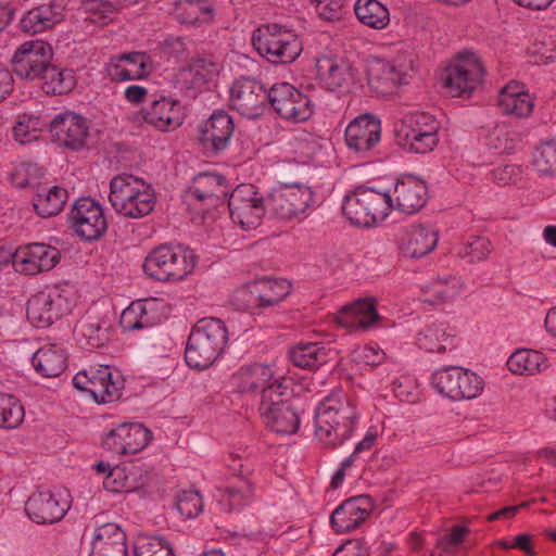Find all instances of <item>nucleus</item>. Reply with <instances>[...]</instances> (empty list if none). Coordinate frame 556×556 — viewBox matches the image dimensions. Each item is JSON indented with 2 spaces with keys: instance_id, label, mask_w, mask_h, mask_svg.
<instances>
[{
  "instance_id": "f257e3e1",
  "label": "nucleus",
  "mask_w": 556,
  "mask_h": 556,
  "mask_svg": "<svg viewBox=\"0 0 556 556\" xmlns=\"http://www.w3.org/2000/svg\"><path fill=\"white\" fill-rule=\"evenodd\" d=\"M356 417L355 407L345 394H330L317 407L315 437L326 447H338L350 438Z\"/></svg>"
},
{
  "instance_id": "f03ea898",
  "label": "nucleus",
  "mask_w": 556,
  "mask_h": 556,
  "mask_svg": "<svg viewBox=\"0 0 556 556\" xmlns=\"http://www.w3.org/2000/svg\"><path fill=\"white\" fill-rule=\"evenodd\" d=\"M227 342V328L220 319H200L189 334L185 359L191 368L206 369L224 353Z\"/></svg>"
},
{
  "instance_id": "7ed1b4c3",
  "label": "nucleus",
  "mask_w": 556,
  "mask_h": 556,
  "mask_svg": "<svg viewBox=\"0 0 556 556\" xmlns=\"http://www.w3.org/2000/svg\"><path fill=\"white\" fill-rule=\"evenodd\" d=\"M110 190L111 205L125 217L141 218L154 208L155 193L151 186L139 177L118 175L111 180Z\"/></svg>"
},
{
  "instance_id": "20e7f679",
  "label": "nucleus",
  "mask_w": 556,
  "mask_h": 556,
  "mask_svg": "<svg viewBox=\"0 0 556 556\" xmlns=\"http://www.w3.org/2000/svg\"><path fill=\"white\" fill-rule=\"evenodd\" d=\"M392 207L393 200L390 194L358 187L344 197L342 213L351 224L370 227L378 220H383Z\"/></svg>"
},
{
  "instance_id": "39448f33",
  "label": "nucleus",
  "mask_w": 556,
  "mask_h": 556,
  "mask_svg": "<svg viewBox=\"0 0 556 556\" xmlns=\"http://www.w3.org/2000/svg\"><path fill=\"white\" fill-rule=\"evenodd\" d=\"M194 268L191 251L180 245H159L144 260L143 270L157 281H177L184 279Z\"/></svg>"
},
{
  "instance_id": "423d86ee",
  "label": "nucleus",
  "mask_w": 556,
  "mask_h": 556,
  "mask_svg": "<svg viewBox=\"0 0 556 556\" xmlns=\"http://www.w3.org/2000/svg\"><path fill=\"white\" fill-rule=\"evenodd\" d=\"M252 43L262 56L276 64L291 63L302 51L298 37L277 24L257 28L253 33Z\"/></svg>"
},
{
  "instance_id": "0eeeda50",
  "label": "nucleus",
  "mask_w": 556,
  "mask_h": 556,
  "mask_svg": "<svg viewBox=\"0 0 556 556\" xmlns=\"http://www.w3.org/2000/svg\"><path fill=\"white\" fill-rule=\"evenodd\" d=\"M484 67L472 52H462L441 74L443 87L452 97L469 96L482 81Z\"/></svg>"
},
{
  "instance_id": "6e6552de",
  "label": "nucleus",
  "mask_w": 556,
  "mask_h": 556,
  "mask_svg": "<svg viewBox=\"0 0 556 556\" xmlns=\"http://www.w3.org/2000/svg\"><path fill=\"white\" fill-rule=\"evenodd\" d=\"M73 293L59 287L40 291L27 303V318L38 328L51 326L74 307Z\"/></svg>"
},
{
  "instance_id": "1a4fd4ad",
  "label": "nucleus",
  "mask_w": 556,
  "mask_h": 556,
  "mask_svg": "<svg viewBox=\"0 0 556 556\" xmlns=\"http://www.w3.org/2000/svg\"><path fill=\"white\" fill-rule=\"evenodd\" d=\"M431 382L440 394L453 401L472 400L483 390V380L478 375L458 366L437 370Z\"/></svg>"
},
{
  "instance_id": "9d476101",
  "label": "nucleus",
  "mask_w": 556,
  "mask_h": 556,
  "mask_svg": "<svg viewBox=\"0 0 556 556\" xmlns=\"http://www.w3.org/2000/svg\"><path fill=\"white\" fill-rule=\"evenodd\" d=\"M313 197V191L305 185L282 184L266 198L267 212L276 218L290 220L306 212Z\"/></svg>"
},
{
  "instance_id": "9b49d317",
  "label": "nucleus",
  "mask_w": 556,
  "mask_h": 556,
  "mask_svg": "<svg viewBox=\"0 0 556 556\" xmlns=\"http://www.w3.org/2000/svg\"><path fill=\"white\" fill-rule=\"evenodd\" d=\"M232 222L244 230L255 229L267 212L266 200L253 185L238 186L228 200Z\"/></svg>"
},
{
  "instance_id": "f8f14e48",
  "label": "nucleus",
  "mask_w": 556,
  "mask_h": 556,
  "mask_svg": "<svg viewBox=\"0 0 556 556\" xmlns=\"http://www.w3.org/2000/svg\"><path fill=\"white\" fill-rule=\"evenodd\" d=\"M76 389L87 392L97 403H111L121 397L122 382L113 379L106 365L90 366L73 378Z\"/></svg>"
},
{
  "instance_id": "ddd939ff",
  "label": "nucleus",
  "mask_w": 556,
  "mask_h": 556,
  "mask_svg": "<svg viewBox=\"0 0 556 556\" xmlns=\"http://www.w3.org/2000/svg\"><path fill=\"white\" fill-rule=\"evenodd\" d=\"M267 100L280 117L293 123L305 122L313 114L311 99L288 83L274 85Z\"/></svg>"
},
{
  "instance_id": "4468645a",
  "label": "nucleus",
  "mask_w": 556,
  "mask_h": 556,
  "mask_svg": "<svg viewBox=\"0 0 556 556\" xmlns=\"http://www.w3.org/2000/svg\"><path fill=\"white\" fill-rule=\"evenodd\" d=\"M52 58L53 50L48 42L42 40L25 41L13 55V72L22 79H39L51 63Z\"/></svg>"
},
{
  "instance_id": "2eb2a0df",
  "label": "nucleus",
  "mask_w": 556,
  "mask_h": 556,
  "mask_svg": "<svg viewBox=\"0 0 556 556\" xmlns=\"http://www.w3.org/2000/svg\"><path fill=\"white\" fill-rule=\"evenodd\" d=\"M70 223L74 231L86 241L99 239L108 227L102 206L90 198L75 201Z\"/></svg>"
},
{
  "instance_id": "dca6fc26",
  "label": "nucleus",
  "mask_w": 556,
  "mask_h": 556,
  "mask_svg": "<svg viewBox=\"0 0 556 556\" xmlns=\"http://www.w3.org/2000/svg\"><path fill=\"white\" fill-rule=\"evenodd\" d=\"M60 262L56 248L43 243L18 247L12 255V265L17 273L37 275L51 270Z\"/></svg>"
},
{
  "instance_id": "f3484780",
  "label": "nucleus",
  "mask_w": 556,
  "mask_h": 556,
  "mask_svg": "<svg viewBox=\"0 0 556 556\" xmlns=\"http://www.w3.org/2000/svg\"><path fill=\"white\" fill-rule=\"evenodd\" d=\"M267 99L268 91L254 79H238L230 89L231 108L248 118L260 116Z\"/></svg>"
},
{
  "instance_id": "a211bd4d",
  "label": "nucleus",
  "mask_w": 556,
  "mask_h": 556,
  "mask_svg": "<svg viewBox=\"0 0 556 556\" xmlns=\"http://www.w3.org/2000/svg\"><path fill=\"white\" fill-rule=\"evenodd\" d=\"M70 508V502L51 491H38L33 493L26 504L27 516L36 523L46 525L60 521Z\"/></svg>"
},
{
  "instance_id": "6ab92c4d",
  "label": "nucleus",
  "mask_w": 556,
  "mask_h": 556,
  "mask_svg": "<svg viewBox=\"0 0 556 556\" xmlns=\"http://www.w3.org/2000/svg\"><path fill=\"white\" fill-rule=\"evenodd\" d=\"M151 432L140 424H122L112 429L103 440V446L116 455L136 454L144 448Z\"/></svg>"
},
{
  "instance_id": "aec40b11",
  "label": "nucleus",
  "mask_w": 556,
  "mask_h": 556,
  "mask_svg": "<svg viewBox=\"0 0 556 556\" xmlns=\"http://www.w3.org/2000/svg\"><path fill=\"white\" fill-rule=\"evenodd\" d=\"M316 67L317 79L329 91L349 88L357 75L354 64L344 56H321Z\"/></svg>"
},
{
  "instance_id": "412c9836",
  "label": "nucleus",
  "mask_w": 556,
  "mask_h": 556,
  "mask_svg": "<svg viewBox=\"0 0 556 556\" xmlns=\"http://www.w3.org/2000/svg\"><path fill=\"white\" fill-rule=\"evenodd\" d=\"M380 139V121L371 114L357 116L345 129L348 147L362 156L371 151L379 143Z\"/></svg>"
},
{
  "instance_id": "4be33fe9",
  "label": "nucleus",
  "mask_w": 556,
  "mask_h": 556,
  "mask_svg": "<svg viewBox=\"0 0 556 556\" xmlns=\"http://www.w3.org/2000/svg\"><path fill=\"white\" fill-rule=\"evenodd\" d=\"M374 503L370 496L351 497L331 514L330 523L337 533H348L358 528L371 514Z\"/></svg>"
},
{
  "instance_id": "5701e85b",
  "label": "nucleus",
  "mask_w": 556,
  "mask_h": 556,
  "mask_svg": "<svg viewBox=\"0 0 556 556\" xmlns=\"http://www.w3.org/2000/svg\"><path fill=\"white\" fill-rule=\"evenodd\" d=\"M50 132L59 144L72 150H79L87 141L88 125L81 116L64 112L51 121Z\"/></svg>"
},
{
  "instance_id": "b1692460",
  "label": "nucleus",
  "mask_w": 556,
  "mask_h": 556,
  "mask_svg": "<svg viewBox=\"0 0 556 556\" xmlns=\"http://www.w3.org/2000/svg\"><path fill=\"white\" fill-rule=\"evenodd\" d=\"M393 207L405 214L419 212L428 201V188L424 180L415 176H403L397 179L393 195Z\"/></svg>"
},
{
  "instance_id": "393cba45",
  "label": "nucleus",
  "mask_w": 556,
  "mask_h": 556,
  "mask_svg": "<svg viewBox=\"0 0 556 556\" xmlns=\"http://www.w3.org/2000/svg\"><path fill=\"white\" fill-rule=\"evenodd\" d=\"M141 114L147 124L161 131L175 130L184 121L179 102L166 97L153 100L142 109Z\"/></svg>"
},
{
  "instance_id": "a878e982",
  "label": "nucleus",
  "mask_w": 556,
  "mask_h": 556,
  "mask_svg": "<svg viewBox=\"0 0 556 556\" xmlns=\"http://www.w3.org/2000/svg\"><path fill=\"white\" fill-rule=\"evenodd\" d=\"M367 84L371 91L380 96L392 93L397 86L406 84V75L394 64L382 59H371L366 66Z\"/></svg>"
},
{
  "instance_id": "bb28decb",
  "label": "nucleus",
  "mask_w": 556,
  "mask_h": 556,
  "mask_svg": "<svg viewBox=\"0 0 556 556\" xmlns=\"http://www.w3.org/2000/svg\"><path fill=\"white\" fill-rule=\"evenodd\" d=\"M439 233L429 226L417 225L405 229L400 238L399 249L406 258L428 255L438 244Z\"/></svg>"
},
{
  "instance_id": "cd10ccee",
  "label": "nucleus",
  "mask_w": 556,
  "mask_h": 556,
  "mask_svg": "<svg viewBox=\"0 0 556 556\" xmlns=\"http://www.w3.org/2000/svg\"><path fill=\"white\" fill-rule=\"evenodd\" d=\"M233 128L231 116L223 111L216 112L201 126L199 140L205 149L220 152L227 148Z\"/></svg>"
},
{
  "instance_id": "c85d7f7f",
  "label": "nucleus",
  "mask_w": 556,
  "mask_h": 556,
  "mask_svg": "<svg viewBox=\"0 0 556 556\" xmlns=\"http://www.w3.org/2000/svg\"><path fill=\"white\" fill-rule=\"evenodd\" d=\"M149 65V55L135 51L111 58L106 65V73L113 81L140 79L148 74Z\"/></svg>"
},
{
  "instance_id": "c756f323",
  "label": "nucleus",
  "mask_w": 556,
  "mask_h": 556,
  "mask_svg": "<svg viewBox=\"0 0 556 556\" xmlns=\"http://www.w3.org/2000/svg\"><path fill=\"white\" fill-rule=\"evenodd\" d=\"M89 556H127L123 529L113 522L98 527L93 532Z\"/></svg>"
},
{
  "instance_id": "7c9ffc66",
  "label": "nucleus",
  "mask_w": 556,
  "mask_h": 556,
  "mask_svg": "<svg viewBox=\"0 0 556 556\" xmlns=\"http://www.w3.org/2000/svg\"><path fill=\"white\" fill-rule=\"evenodd\" d=\"M376 305V300L372 298L356 300L341 308L338 323L351 330L371 328L380 319Z\"/></svg>"
},
{
  "instance_id": "2f4dec72",
  "label": "nucleus",
  "mask_w": 556,
  "mask_h": 556,
  "mask_svg": "<svg viewBox=\"0 0 556 556\" xmlns=\"http://www.w3.org/2000/svg\"><path fill=\"white\" fill-rule=\"evenodd\" d=\"M465 285L459 277L438 276L421 287V300L430 305H441L456 299Z\"/></svg>"
},
{
  "instance_id": "473e14b6",
  "label": "nucleus",
  "mask_w": 556,
  "mask_h": 556,
  "mask_svg": "<svg viewBox=\"0 0 556 556\" xmlns=\"http://www.w3.org/2000/svg\"><path fill=\"white\" fill-rule=\"evenodd\" d=\"M241 393L261 394L275 379L273 369L264 364H249L240 367L233 377Z\"/></svg>"
},
{
  "instance_id": "72a5a7b5",
  "label": "nucleus",
  "mask_w": 556,
  "mask_h": 556,
  "mask_svg": "<svg viewBox=\"0 0 556 556\" xmlns=\"http://www.w3.org/2000/svg\"><path fill=\"white\" fill-rule=\"evenodd\" d=\"M31 363L35 370L42 377H58L67 367V353L62 345L49 343L37 350Z\"/></svg>"
},
{
  "instance_id": "f704fd0d",
  "label": "nucleus",
  "mask_w": 556,
  "mask_h": 556,
  "mask_svg": "<svg viewBox=\"0 0 556 556\" xmlns=\"http://www.w3.org/2000/svg\"><path fill=\"white\" fill-rule=\"evenodd\" d=\"M62 7L55 2L38 5L23 16L21 28L28 34L46 31L62 21Z\"/></svg>"
},
{
  "instance_id": "c9c22d12",
  "label": "nucleus",
  "mask_w": 556,
  "mask_h": 556,
  "mask_svg": "<svg viewBox=\"0 0 556 556\" xmlns=\"http://www.w3.org/2000/svg\"><path fill=\"white\" fill-rule=\"evenodd\" d=\"M498 108L505 115L528 117L532 112L533 101L522 86L511 81L500 91Z\"/></svg>"
},
{
  "instance_id": "e433bc0d",
  "label": "nucleus",
  "mask_w": 556,
  "mask_h": 556,
  "mask_svg": "<svg viewBox=\"0 0 556 556\" xmlns=\"http://www.w3.org/2000/svg\"><path fill=\"white\" fill-rule=\"evenodd\" d=\"M189 195L198 201H207L215 205L220 199L227 197L228 190L225 178L218 174H199L189 189Z\"/></svg>"
},
{
  "instance_id": "4c0bfd02",
  "label": "nucleus",
  "mask_w": 556,
  "mask_h": 556,
  "mask_svg": "<svg viewBox=\"0 0 556 556\" xmlns=\"http://www.w3.org/2000/svg\"><path fill=\"white\" fill-rule=\"evenodd\" d=\"M74 333L83 345L99 348L109 341V326L99 316L88 313L76 324Z\"/></svg>"
},
{
  "instance_id": "58836bf2",
  "label": "nucleus",
  "mask_w": 556,
  "mask_h": 556,
  "mask_svg": "<svg viewBox=\"0 0 556 556\" xmlns=\"http://www.w3.org/2000/svg\"><path fill=\"white\" fill-rule=\"evenodd\" d=\"M67 200L68 192L65 188L38 185L33 202L36 213L43 218H48L58 215Z\"/></svg>"
},
{
  "instance_id": "ea45409f",
  "label": "nucleus",
  "mask_w": 556,
  "mask_h": 556,
  "mask_svg": "<svg viewBox=\"0 0 556 556\" xmlns=\"http://www.w3.org/2000/svg\"><path fill=\"white\" fill-rule=\"evenodd\" d=\"M253 491L252 483L242 477L232 485L217 489L215 497L222 510L231 513L248 505L253 498Z\"/></svg>"
},
{
  "instance_id": "a19ab883",
  "label": "nucleus",
  "mask_w": 556,
  "mask_h": 556,
  "mask_svg": "<svg viewBox=\"0 0 556 556\" xmlns=\"http://www.w3.org/2000/svg\"><path fill=\"white\" fill-rule=\"evenodd\" d=\"M142 469L139 466L113 467L103 480V486L110 492L137 491L143 485Z\"/></svg>"
},
{
  "instance_id": "79ce46f5",
  "label": "nucleus",
  "mask_w": 556,
  "mask_h": 556,
  "mask_svg": "<svg viewBox=\"0 0 556 556\" xmlns=\"http://www.w3.org/2000/svg\"><path fill=\"white\" fill-rule=\"evenodd\" d=\"M417 345L429 353H443L454 348V336L443 324H433L419 332Z\"/></svg>"
},
{
  "instance_id": "37998d69",
  "label": "nucleus",
  "mask_w": 556,
  "mask_h": 556,
  "mask_svg": "<svg viewBox=\"0 0 556 556\" xmlns=\"http://www.w3.org/2000/svg\"><path fill=\"white\" fill-rule=\"evenodd\" d=\"M289 355L293 365L300 368L314 369L328 361V351L317 342H300Z\"/></svg>"
},
{
  "instance_id": "c03bdc74",
  "label": "nucleus",
  "mask_w": 556,
  "mask_h": 556,
  "mask_svg": "<svg viewBox=\"0 0 556 556\" xmlns=\"http://www.w3.org/2000/svg\"><path fill=\"white\" fill-rule=\"evenodd\" d=\"M358 21L371 28L382 29L390 23V13L378 0H357L354 5Z\"/></svg>"
},
{
  "instance_id": "a18cd8bd",
  "label": "nucleus",
  "mask_w": 556,
  "mask_h": 556,
  "mask_svg": "<svg viewBox=\"0 0 556 556\" xmlns=\"http://www.w3.org/2000/svg\"><path fill=\"white\" fill-rule=\"evenodd\" d=\"M39 80H41V88L48 94H64L75 86V77L72 71L61 70L52 63L49 64Z\"/></svg>"
},
{
  "instance_id": "49530a36",
  "label": "nucleus",
  "mask_w": 556,
  "mask_h": 556,
  "mask_svg": "<svg viewBox=\"0 0 556 556\" xmlns=\"http://www.w3.org/2000/svg\"><path fill=\"white\" fill-rule=\"evenodd\" d=\"M545 356L534 350L521 349L510 355L507 361L508 369L516 375L535 374L545 366Z\"/></svg>"
},
{
  "instance_id": "de8ad7c7",
  "label": "nucleus",
  "mask_w": 556,
  "mask_h": 556,
  "mask_svg": "<svg viewBox=\"0 0 556 556\" xmlns=\"http://www.w3.org/2000/svg\"><path fill=\"white\" fill-rule=\"evenodd\" d=\"M261 417L265 425L277 433L291 434L300 426L299 413L292 405L280 406L274 413Z\"/></svg>"
},
{
  "instance_id": "09e8293b",
  "label": "nucleus",
  "mask_w": 556,
  "mask_h": 556,
  "mask_svg": "<svg viewBox=\"0 0 556 556\" xmlns=\"http://www.w3.org/2000/svg\"><path fill=\"white\" fill-rule=\"evenodd\" d=\"M255 285L263 308L277 305L291 291V285L285 279H262Z\"/></svg>"
},
{
  "instance_id": "8fccbe9b",
  "label": "nucleus",
  "mask_w": 556,
  "mask_h": 556,
  "mask_svg": "<svg viewBox=\"0 0 556 556\" xmlns=\"http://www.w3.org/2000/svg\"><path fill=\"white\" fill-rule=\"evenodd\" d=\"M220 67L213 56H199L193 59L184 72L192 76L191 84L198 87L217 77Z\"/></svg>"
},
{
  "instance_id": "3c124183",
  "label": "nucleus",
  "mask_w": 556,
  "mask_h": 556,
  "mask_svg": "<svg viewBox=\"0 0 556 556\" xmlns=\"http://www.w3.org/2000/svg\"><path fill=\"white\" fill-rule=\"evenodd\" d=\"M25 412L13 395L0 392V428L14 429L24 420Z\"/></svg>"
},
{
  "instance_id": "603ef678",
  "label": "nucleus",
  "mask_w": 556,
  "mask_h": 556,
  "mask_svg": "<svg viewBox=\"0 0 556 556\" xmlns=\"http://www.w3.org/2000/svg\"><path fill=\"white\" fill-rule=\"evenodd\" d=\"M119 324L124 330L128 331L151 327L153 319L148 313L147 303L143 301L132 302L123 311Z\"/></svg>"
},
{
  "instance_id": "864d4df0",
  "label": "nucleus",
  "mask_w": 556,
  "mask_h": 556,
  "mask_svg": "<svg viewBox=\"0 0 556 556\" xmlns=\"http://www.w3.org/2000/svg\"><path fill=\"white\" fill-rule=\"evenodd\" d=\"M213 7L208 0H184L178 18L182 23L198 24L211 20Z\"/></svg>"
},
{
  "instance_id": "5fc2aeb1",
  "label": "nucleus",
  "mask_w": 556,
  "mask_h": 556,
  "mask_svg": "<svg viewBox=\"0 0 556 556\" xmlns=\"http://www.w3.org/2000/svg\"><path fill=\"white\" fill-rule=\"evenodd\" d=\"M286 388L279 381V379L275 378L273 383L261 393V402L258 406V410L261 416L269 415L278 409L280 406H289L290 404L286 402L285 394Z\"/></svg>"
},
{
  "instance_id": "6e6d98bb",
  "label": "nucleus",
  "mask_w": 556,
  "mask_h": 556,
  "mask_svg": "<svg viewBox=\"0 0 556 556\" xmlns=\"http://www.w3.org/2000/svg\"><path fill=\"white\" fill-rule=\"evenodd\" d=\"M255 281L237 289L231 298V304L239 311H245L252 315L261 314L263 309Z\"/></svg>"
},
{
  "instance_id": "4d7b16f0",
  "label": "nucleus",
  "mask_w": 556,
  "mask_h": 556,
  "mask_svg": "<svg viewBox=\"0 0 556 556\" xmlns=\"http://www.w3.org/2000/svg\"><path fill=\"white\" fill-rule=\"evenodd\" d=\"M41 124L38 117L23 115L20 116L13 127L15 141L21 144L31 143L40 137Z\"/></svg>"
},
{
  "instance_id": "13d9d810",
  "label": "nucleus",
  "mask_w": 556,
  "mask_h": 556,
  "mask_svg": "<svg viewBox=\"0 0 556 556\" xmlns=\"http://www.w3.org/2000/svg\"><path fill=\"white\" fill-rule=\"evenodd\" d=\"M404 134H438L439 125L435 118L424 112L406 115L404 118Z\"/></svg>"
},
{
  "instance_id": "bf43d9fd",
  "label": "nucleus",
  "mask_w": 556,
  "mask_h": 556,
  "mask_svg": "<svg viewBox=\"0 0 556 556\" xmlns=\"http://www.w3.org/2000/svg\"><path fill=\"white\" fill-rule=\"evenodd\" d=\"M533 165L544 175L556 174V140L543 142L535 151Z\"/></svg>"
},
{
  "instance_id": "052dcab7",
  "label": "nucleus",
  "mask_w": 556,
  "mask_h": 556,
  "mask_svg": "<svg viewBox=\"0 0 556 556\" xmlns=\"http://www.w3.org/2000/svg\"><path fill=\"white\" fill-rule=\"evenodd\" d=\"M518 141V135L507 127H496L488 137V144L497 153L511 152Z\"/></svg>"
},
{
  "instance_id": "680f3d73",
  "label": "nucleus",
  "mask_w": 556,
  "mask_h": 556,
  "mask_svg": "<svg viewBox=\"0 0 556 556\" xmlns=\"http://www.w3.org/2000/svg\"><path fill=\"white\" fill-rule=\"evenodd\" d=\"M490 252L491 243L486 238L472 237L460 247L458 255L468 257L470 262H480L485 260Z\"/></svg>"
},
{
  "instance_id": "e2e57ef3",
  "label": "nucleus",
  "mask_w": 556,
  "mask_h": 556,
  "mask_svg": "<svg viewBox=\"0 0 556 556\" xmlns=\"http://www.w3.org/2000/svg\"><path fill=\"white\" fill-rule=\"evenodd\" d=\"M178 511L186 518H193L202 510V497L195 491H182L176 497Z\"/></svg>"
},
{
  "instance_id": "0e129e2a",
  "label": "nucleus",
  "mask_w": 556,
  "mask_h": 556,
  "mask_svg": "<svg viewBox=\"0 0 556 556\" xmlns=\"http://www.w3.org/2000/svg\"><path fill=\"white\" fill-rule=\"evenodd\" d=\"M438 142V134H404V146L416 153H428Z\"/></svg>"
},
{
  "instance_id": "69168bd1",
  "label": "nucleus",
  "mask_w": 556,
  "mask_h": 556,
  "mask_svg": "<svg viewBox=\"0 0 556 556\" xmlns=\"http://www.w3.org/2000/svg\"><path fill=\"white\" fill-rule=\"evenodd\" d=\"M315 3L316 11L318 15L327 22H338L340 21L344 13L345 0H311Z\"/></svg>"
},
{
  "instance_id": "338daca9",
  "label": "nucleus",
  "mask_w": 556,
  "mask_h": 556,
  "mask_svg": "<svg viewBox=\"0 0 556 556\" xmlns=\"http://www.w3.org/2000/svg\"><path fill=\"white\" fill-rule=\"evenodd\" d=\"M136 556H175L169 546H163L161 541L148 542L136 548Z\"/></svg>"
},
{
  "instance_id": "774afa93",
  "label": "nucleus",
  "mask_w": 556,
  "mask_h": 556,
  "mask_svg": "<svg viewBox=\"0 0 556 556\" xmlns=\"http://www.w3.org/2000/svg\"><path fill=\"white\" fill-rule=\"evenodd\" d=\"M332 556H369V551L361 541L350 540L341 545Z\"/></svg>"
}]
</instances>
